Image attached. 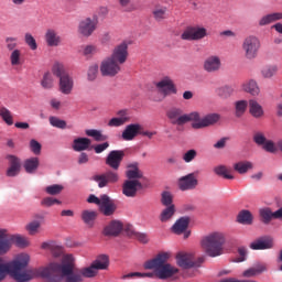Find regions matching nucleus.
Here are the masks:
<instances>
[{
	"label": "nucleus",
	"mask_w": 282,
	"mask_h": 282,
	"mask_svg": "<svg viewBox=\"0 0 282 282\" xmlns=\"http://www.w3.org/2000/svg\"><path fill=\"white\" fill-rule=\"evenodd\" d=\"M18 41L19 40L17 37H6L4 43H6L7 50H9V52H14V50H18L17 48Z\"/></svg>",
	"instance_id": "nucleus-55"
},
{
	"label": "nucleus",
	"mask_w": 282,
	"mask_h": 282,
	"mask_svg": "<svg viewBox=\"0 0 282 282\" xmlns=\"http://www.w3.org/2000/svg\"><path fill=\"white\" fill-rule=\"evenodd\" d=\"M268 139L265 138V134L263 132H256L253 134V142L258 144V147H263L264 142H267Z\"/></svg>",
	"instance_id": "nucleus-58"
},
{
	"label": "nucleus",
	"mask_w": 282,
	"mask_h": 282,
	"mask_svg": "<svg viewBox=\"0 0 282 282\" xmlns=\"http://www.w3.org/2000/svg\"><path fill=\"white\" fill-rule=\"evenodd\" d=\"M243 56L247 61H254L261 50V41L254 35L247 36L241 44Z\"/></svg>",
	"instance_id": "nucleus-8"
},
{
	"label": "nucleus",
	"mask_w": 282,
	"mask_h": 282,
	"mask_svg": "<svg viewBox=\"0 0 282 282\" xmlns=\"http://www.w3.org/2000/svg\"><path fill=\"white\" fill-rule=\"evenodd\" d=\"M39 158H31L24 161V170L28 173H34L39 169Z\"/></svg>",
	"instance_id": "nucleus-37"
},
{
	"label": "nucleus",
	"mask_w": 282,
	"mask_h": 282,
	"mask_svg": "<svg viewBox=\"0 0 282 282\" xmlns=\"http://www.w3.org/2000/svg\"><path fill=\"white\" fill-rule=\"evenodd\" d=\"M24 41L26 43V45L30 46V50H37L39 45L36 44V40L34 39V36L30 33H25L24 35Z\"/></svg>",
	"instance_id": "nucleus-54"
},
{
	"label": "nucleus",
	"mask_w": 282,
	"mask_h": 282,
	"mask_svg": "<svg viewBox=\"0 0 282 282\" xmlns=\"http://www.w3.org/2000/svg\"><path fill=\"white\" fill-rule=\"evenodd\" d=\"M124 226L120 220L110 221L102 230L105 237H118L122 232Z\"/></svg>",
	"instance_id": "nucleus-20"
},
{
	"label": "nucleus",
	"mask_w": 282,
	"mask_h": 282,
	"mask_svg": "<svg viewBox=\"0 0 282 282\" xmlns=\"http://www.w3.org/2000/svg\"><path fill=\"white\" fill-rule=\"evenodd\" d=\"M216 175L224 177L225 180H235V176L231 174L232 170L226 167V165H219L215 167Z\"/></svg>",
	"instance_id": "nucleus-36"
},
{
	"label": "nucleus",
	"mask_w": 282,
	"mask_h": 282,
	"mask_svg": "<svg viewBox=\"0 0 282 282\" xmlns=\"http://www.w3.org/2000/svg\"><path fill=\"white\" fill-rule=\"evenodd\" d=\"M108 57H110L119 65H124V63H127V58H129V44L127 42H122L115 46L111 55Z\"/></svg>",
	"instance_id": "nucleus-12"
},
{
	"label": "nucleus",
	"mask_w": 282,
	"mask_h": 282,
	"mask_svg": "<svg viewBox=\"0 0 282 282\" xmlns=\"http://www.w3.org/2000/svg\"><path fill=\"white\" fill-rule=\"evenodd\" d=\"M225 243L226 236L218 231L205 236L200 241V246L208 257H220Z\"/></svg>",
	"instance_id": "nucleus-5"
},
{
	"label": "nucleus",
	"mask_w": 282,
	"mask_h": 282,
	"mask_svg": "<svg viewBox=\"0 0 282 282\" xmlns=\"http://www.w3.org/2000/svg\"><path fill=\"white\" fill-rule=\"evenodd\" d=\"M195 158H197V151L196 150H188L187 152H185L183 154V160L184 162H186L187 164L193 162V160H195Z\"/></svg>",
	"instance_id": "nucleus-59"
},
{
	"label": "nucleus",
	"mask_w": 282,
	"mask_h": 282,
	"mask_svg": "<svg viewBox=\"0 0 282 282\" xmlns=\"http://www.w3.org/2000/svg\"><path fill=\"white\" fill-rule=\"evenodd\" d=\"M117 116L109 120L108 127H122V124H127L131 120L127 110H119Z\"/></svg>",
	"instance_id": "nucleus-23"
},
{
	"label": "nucleus",
	"mask_w": 282,
	"mask_h": 282,
	"mask_svg": "<svg viewBox=\"0 0 282 282\" xmlns=\"http://www.w3.org/2000/svg\"><path fill=\"white\" fill-rule=\"evenodd\" d=\"M175 215V205H170L161 213L160 219L162 223L169 221Z\"/></svg>",
	"instance_id": "nucleus-42"
},
{
	"label": "nucleus",
	"mask_w": 282,
	"mask_h": 282,
	"mask_svg": "<svg viewBox=\"0 0 282 282\" xmlns=\"http://www.w3.org/2000/svg\"><path fill=\"white\" fill-rule=\"evenodd\" d=\"M262 149L267 151V153H276L279 145L278 143L274 144L272 140H267L264 144L262 145Z\"/></svg>",
	"instance_id": "nucleus-52"
},
{
	"label": "nucleus",
	"mask_w": 282,
	"mask_h": 282,
	"mask_svg": "<svg viewBox=\"0 0 282 282\" xmlns=\"http://www.w3.org/2000/svg\"><path fill=\"white\" fill-rule=\"evenodd\" d=\"M281 20H282V12H273V13H269L267 15H263L259 20V25H261V26L270 25V23H274V22L281 21Z\"/></svg>",
	"instance_id": "nucleus-32"
},
{
	"label": "nucleus",
	"mask_w": 282,
	"mask_h": 282,
	"mask_svg": "<svg viewBox=\"0 0 282 282\" xmlns=\"http://www.w3.org/2000/svg\"><path fill=\"white\" fill-rule=\"evenodd\" d=\"M118 3L123 12H133V10H135V7L131 4V0H118Z\"/></svg>",
	"instance_id": "nucleus-56"
},
{
	"label": "nucleus",
	"mask_w": 282,
	"mask_h": 282,
	"mask_svg": "<svg viewBox=\"0 0 282 282\" xmlns=\"http://www.w3.org/2000/svg\"><path fill=\"white\" fill-rule=\"evenodd\" d=\"M0 117L2 118L3 122H6V124H8L9 127H12V124H14L12 112L8 108H0Z\"/></svg>",
	"instance_id": "nucleus-40"
},
{
	"label": "nucleus",
	"mask_w": 282,
	"mask_h": 282,
	"mask_svg": "<svg viewBox=\"0 0 282 282\" xmlns=\"http://www.w3.org/2000/svg\"><path fill=\"white\" fill-rule=\"evenodd\" d=\"M30 256L23 253L15 260L6 262L3 258H0V282L10 275L15 282H30L33 279H46L50 282H83V275L80 271L76 269L74 264V256L65 254L62 257L61 262H51L45 268L29 269Z\"/></svg>",
	"instance_id": "nucleus-1"
},
{
	"label": "nucleus",
	"mask_w": 282,
	"mask_h": 282,
	"mask_svg": "<svg viewBox=\"0 0 282 282\" xmlns=\"http://www.w3.org/2000/svg\"><path fill=\"white\" fill-rule=\"evenodd\" d=\"M116 203L109 198L107 194L102 195L101 205H99V210L105 215V217H111L116 213Z\"/></svg>",
	"instance_id": "nucleus-21"
},
{
	"label": "nucleus",
	"mask_w": 282,
	"mask_h": 282,
	"mask_svg": "<svg viewBox=\"0 0 282 282\" xmlns=\"http://www.w3.org/2000/svg\"><path fill=\"white\" fill-rule=\"evenodd\" d=\"M45 41L48 47H58L61 45V36L52 29L46 31Z\"/></svg>",
	"instance_id": "nucleus-30"
},
{
	"label": "nucleus",
	"mask_w": 282,
	"mask_h": 282,
	"mask_svg": "<svg viewBox=\"0 0 282 282\" xmlns=\"http://www.w3.org/2000/svg\"><path fill=\"white\" fill-rule=\"evenodd\" d=\"M85 133L89 138H94L96 142H105V140H107L108 138L107 135L102 134L100 130H96V129L86 130Z\"/></svg>",
	"instance_id": "nucleus-41"
},
{
	"label": "nucleus",
	"mask_w": 282,
	"mask_h": 282,
	"mask_svg": "<svg viewBox=\"0 0 282 282\" xmlns=\"http://www.w3.org/2000/svg\"><path fill=\"white\" fill-rule=\"evenodd\" d=\"M98 78V64H94L89 66L88 72H87V80L90 83H94Z\"/></svg>",
	"instance_id": "nucleus-49"
},
{
	"label": "nucleus",
	"mask_w": 282,
	"mask_h": 282,
	"mask_svg": "<svg viewBox=\"0 0 282 282\" xmlns=\"http://www.w3.org/2000/svg\"><path fill=\"white\" fill-rule=\"evenodd\" d=\"M263 78H272L276 74V66H267L261 70Z\"/></svg>",
	"instance_id": "nucleus-57"
},
{
	"label": "nucleus",
	"mask_w": 282,
	"mask_h": 282,
	"mask_svg": "<svg viewBox=\"0 0 282 282\" xmlns=\"http://www.w3.org/2000/svg\"><path fill=\"white\" fill-rule=\"evenodd\" d=\"M161 203L163 206H173V195L170 192L161 194Z\"/></svg>",
	"instance_id": "nucleus-53"
},
{
	"label": "nucleus",
	"mask_w": 282,
	"mask_h": 282,
	"mask_svg": "<svg viewBox=\"0 0 282 282\" xmlns=\"http://www.w3.org/2000/svg\"><path fill=\"white\" fill-rule=\"evenodd\" d=\"M267 271L268 267L265 264L259 263L243 271L242 276H245L246 279H250L252 276H257V274H263V272Z\"/></svg>",
	"instance_id": "nucleus-27"
},
{
	"label": "nucleus",
	"mask_w": 282,
	"mask_h": 282,
	"mask_svg": "<svg viewBox=\"0 0 282 282\" xmlns=\"http://www.w3.org/2000/svg\"><path fill=\"white\" fill-rule=\"evenodd\" d=\"M249 113L252 116V118L259 119L263 118L264 111L263 106L257 101V99H250L249 100Z\"/></svg>",
	"instance_id": "nucleus-26"
},
{
	"label": "nucleus",
	"mask_w": 282,
	"mask_h": 282,
	"mask_svg": "<svg viewBox=\"0 0 282 282\" xmlns=\"http://www.w3.org/2000/svg\"><path fill=\"white\" fill-rule=\"evenodd\" d=\"M238 254H239V257L237 259L238 263L246 261V257H248V249H246V247H239Z\"/></svg>",
	"instance_id": "nucleus-62"
},
{
	"label": "nucleus",
	"mask_w": 282,
	"mask_h": 282,
	"mask_svg": "<svg viewBox=\"0 0 282 282\" xmlns=\"http://www.w3.org/2000/svg\"><path fill=\"white\" fill-rule=\"evenodd\" d=\"M118 62L112 59L111 57H106L100 64V73L101 76H108L109 78H113V76H118L122 67Z\"/></svg>",
	"instance_id": "nucleus-9"
},
{
	"label": "nucleus",
	"mask_w": 282,
	"mask_h": 282,
	"mask_svg": "<svg viewBox=\"0 0 282 282\" xmlns=\"http://www.w3.org/2000/svg\"><path fill=\"white\" fill-rule=\"evenodd\" d=\"M249 102L247 100H238L235 102L236 118H241L248 110Z\"/></svg>",
	"instance_id": "nucleus-39"
},
{
	"label": "nucleus",
	"mask_w": 282,
	"mask_h": 282,
	"mask_svg": "<svg viewBox=\"0 0 282 282\" xmlns=\"http://www.w3.org/2000/svg\"><path fill=\"white\" fill-rule=\"evenodd\" d=\"M109 268V257L99 256L89 267L79 269V273L85 279H94L98 274V270H107Z\"/></svg>",
	"instance_id": "nucleus-7"
},
{
	"label": "nucleus",
	"mask_w": 282,
	"mask_h": 282,
	"mask_svg": "<svg viewBox=\"0 0 282 282\" xmlns=\"http://www.w3.org/2000/svg\"><path fill=\"white\" fill-rule=\"evenodd\" d=\"M243 91L250 94V96H259L261 94V88L254 79H250L242 85Z\"/></svg>",
	"instance_id": "nucleus-29"
},
{
	"label": "nucleus",
	"mask_w": 282,
	"mask_h": 282,
	"mask_svg": "<svg viewBox=\"0 0 282 282\" xmlns=\"http://www.w3.org/2000/svg\"><path fill=\"white\" fill-rule=\"evenodd\" d=\"M203 67L208 74H215L221 69V58L217 55H210L204 61Z\"/></svg>",
	"instance_id": "nucleus-19"
},
{
	"label": "nucleus",
	"mask_w": 282,
	"mask_h": 282,
	"mask_svg": "<svg viewBox=\"0 0 282 282\" xmlns=\"http://www.w3.org/2000/svg\"><path fill=\"white\" fill-rule=\"evenodd\" d=\"M206 36H208V31L202 26H187L181 34L182 41H202Z\"/></svg>",
	"instance_id": "nucleus-10"
},
{
	"label": "nucleus",
	"mask_w": 282,
	"mask_h": 282,
	"mask_svg": "<svg viewBox=\"0 0 282 282\" xmlns=\"http://www.w3.org/2000/svg\"><path fill=\"white\" fill-rule=\"evenodd\" d=\"M21 61H22L21 50L11 51L10 63L12 67H18L19 65H21L22 63Z\"/></svg>",
	"instance_id": "nucleus-46"
},
{
	"label": "nucleus",
	"mask_w": 282,
	"mask_h": 282,
	"mask_svg": "<svg viewBox=\"0 0 282 282\" xmlns=\"http://www.w3.org/2000/svg\"><path fill=\"white\" fill-rule=\"evenodd\" d=\"M55 204H61V200H58L54 197H45L41 202V205L46 206V208H50L51 206H54Z\"/></svg>",
	"instance_id": "nucleus-60"
},
{
	"label": "nucleus",
	"mask_w": 282,
	"mask_h": 282,
	"mask_svg": "<svg viewBox=\"0 0 282 282\" xmlns=\"http://www.w3.org/2000/svg\"><path fill=\"white\" fill-rule=\"evenodd\" d=\"M171 259V252H160L153 259L144 262V270H153V272H131L121 276L122 280L127 279H160L166 281L173 279L176 274H180V269L169 263Z\"/></svg>",
	"instance_id": "nucleus-2"
},
{
	"label": "nucleus",
	"mask_w": 282,
	"mask_h": 282,
	"mask_svg": "<svg viewBox=\"0 0 282 282\" xmlns=\"http://www.w3.org/2000/svg\"><path fill=\"white\" fill-rule=\"evenodd\" d=\"M30 148L31 151L34 153V155H41V143L36 140H31L30 141Z\"/></svg>",
	"instance_id": "nucleus-61"
},
{
	"label": "nucleus",
	"mask_w": 282,
	"mask_h": 282,
	"mask_svg": "<svg viewBox=\"0 0 282 282\" xmlns=\"http://www.w3.org/2000/svg\"><path fill=\"white\" fill-rule=\"evenodd\" d=\"M156 87L160 89L161 94H163L164 98H166V96H171V94H177V87H175L171 77H164L162 80L156 83Z\"/></svg>",
	"instance_id": "nucleus-16"
},
{
	"label": "nucleus",
	"mask_w": 282,
	"mask_h": 282,
	"mask_svg": "<svg viewBox=\"0 0 282 282\" xmlns=\"http://www.w3.org/2000/svg\"><path fill=\"white\" fill-rule=\"evenodd\" d=\"M12 247L11 236L8 235V230L0 229V254H6Z\"/></svg>",
	"instance_id": "nucleus-24"
},
{
	"label": "nucleus",
	"mask_w": 282,
	"mask_h": 282,
	"mask_svg": "<svg viewBox=\"0 0 282 282\" xmlns=\"http://www.w3.org/2000/svg\"><path fill=\"white\" fill-rule=\"evenodd\" d=\"M98 217V213L94 210H84L82 213V219L86 226H89V228L94 227V221H96V218Z\"/></svg>",
	"instance_id": "nucleus-33"
},
{
	"label": "nucleus",
	"mask_w": 282,
	"mask_h": 282,
	"mask_svg": "<svg viewBox=\"0 0 282 282\" xmlns=\"http://www.w3.org/2000/svg\"><path fill=\"white\" fill-rule=\"evenodd\" d=\"M89 147H91V139L77 138L73 141V150H75L77 153H80V151H87Z\"/></svg>",
	"instance_id": "nucleus-28"
},
{
	"label": "nucleus",
	"mask_w": 282,
	"mask_h": 282,
	"mask_svg": "<svg viewBox=\"0 0 282 282\" xmlns=\"http://www.w3.org/2000/svg\"><path fill=\"white\" fill-rule=\"evenodd\" d=\"M48 121L51 127H55V129H67V121L62 120L58 117L51 116Z\"/></svg>",
	"instance_id": "nucleus-47"
},
{
	"label": "nucleus",
	"mask_w": 282,
	"mask_h": 282,
	"mask_svg": "<svg viewBox=\"0 0 282 282\" xmlns=\"http://www.w3.org/2000/svg\"><path fill=\"white\" fill-rule=\"evenodd\" d=\"M9 169L7 170V177H17L21 173V160L14 155H9Z\"/></svg>",
	"instance_id": "nucleus-22"
},
{
	"label": "nucleus",
	"mask_w": 282,
	"mask_h": 282,
	"mask_svg": "<svg viewBox=\"0 0 282 282\" xmlns=\"http://www.w3.org/2000/svg\"><path fill=\"white\" fill-rule=\"evenodd\" d=\"M63 185H58V184H54L51 186H47L45 188V193H47V195H61V193H63Z\"/></svg>",
	"instance_id": "nucleus-50"
},
{
	"label": "nucleus",
	"mask_w": 282,
	"mask_h": 282,
	"mask_svg": "<svg viewBox=\"0 0 282 282\" xmlns=\"http://www.w3.org/2000/svg\"><path fill=\"white\" fill-rule=\"evenodd\" d=\"M52 73L53 76L59 78L58 87L61 94H64V96H69V94H72L74 90V78L69 76V73H67L65 66L61 63H56L53 65Z\"/></svg>",
	"instance_id": "nucleus-6"
},
{
	"label": "nucleus",
	"mask_w": 282,
	"mask_h": 282,
	"mask_svg": "<svg viewBox=\"0 0 282 282\" xmlns=\"http://www.w3.org/2000/svg\"><path fill=\"white\" fill-rule=\"evenodd\" d=\"M127 172H126V177H128V181H133V180H142L143 174L142 171L138 167V163H133L128 165Z\"/></svg>",
	"instance_id": "nucleus-31"
},
{
	"label": "nucleus",
	"mask_w": 282,
	"mask_h": 282,
	"mask_svg": "<svg viewBox=\"0 0 282 282\" xmlns=\"http://www.w3.org/2000/svg\"><path fill=\"white\" fill-rule=\"evenodd\" d=\"M253 165L250 161H241L234 165V170L237 171L240 175H245L248 171L252 170Z\"/></svg>",
	"instance_id": "nucleus-35"
},
{
	"label": "nucleus",
	"mask_w": 282,
	"mask_h": 282,
	"mask_svg": "<svg viewBox=\"0 0 282 282\" xmlns=\"http://www.w3.org/2000/svg\"><path fill=\"white\" fill-rule=\"evenodd\" d=\"M166 7H155L154 10L152 11L155 21H164V19H166Z\"/></svg>",
	"instance_id": "nucleus-45"
},
{
	"label": "nucleus",
	"mask_w": 282,
	"mask_h": 282,
	"mask_svg": "<svg viewBox=\"0 0 282 282\" xmlns=\"http://www.w3.org/2000/svg\"><path fill=\"white\" fill-rule=\"evenodd\" d=\"M251 250H270L274 248V239L270 236H263L250 243Z\"/></svg>",
	"instance_id": "nucleus-15"
},
{
	"label": "nucleus",
	"mask_w": 282,
	"mask_h": 282,
	"mask_svg": "<svg viewBox=\"0 0 282 282\" xmlns=\"http://www.w3.org/2000/svg\"><path fill=\"white\" fill-rule=\"evenodd\" d=\"M26 231L29 235L34 236L39 235L41 232V221L40 220H33L26 225Z\"/></svg>",
	"instance_id": "nucleus-44"
},
{
	"label": "nucleus",
	"mask_w": 282,
	"mask_h": 282,
	"mask_svg": "<svg viewBox=\"0 0 282 282\" xmlns=\"http://www.w3.org/2000/svg\"><path fill=\"white\" fill-rule=\"evenodd\" d=\"M166 118L171 124H175L176 127H184V124L192 122V129H206V127L217 124L221 117L219 113H209L202 118V115L197 111L184 113V109L172 107L166 111Z\"/></svg>",
	"instance_id": "nucleus-3"
},
{
	"label": "nucleus",
	"mask_w": 282,
	"mask_h": 282,
	"mask_svg": "<svg viewBox=\"0 0 282 282\" xmlns=\"http://www.w3.org/2000/svg\"><path fill=\"white\" fill-rule=\"evenodd\" d=\"M188 224H191V217L184 216L175 221L172 226V231L175 235H182V232H186L188 229Z\"/></svg>",
	"instance_id": "nucleus-25"
},
{
	"label": "nucleus",
	"mask_w": 282,
	"mask_h": 282,
	"mask_svg": "<svg viewBox=\"0 0 282 282\" xmlns=\"http://www.w3.org/2000/svg\"><path fill=\"white\" fill-rule=\"evenodd\" d=\"M198 181L194 173H189L178 178L180 191H195L197 188Z\"/></svg>",
	"instance_id": "nucleus-17"
},
{
	"label": "nucleus",
	"mask_w": 282,
	"mask_h": 282,
	"mask_svg": "<svg viewBox=\"0 0 282 282\" xmlns=\"http://www.w3.org/2000/svg\"><path fill=\"white\" fill-rule=\"evenodd\" d=\"M135 239L140 241L141 243H149V236L143 232H135L134 234Z\"/></svg>",
	"instance_id": "nucleus-64"
},
{
	"label": "nucleus",
	"mask_w": 282,
	"mask_h": 282,
	"mask_svg": "<svg viewBox=\"0 0 282 282\" xmlns=\"http://www.w3.org/2000/svg\"><path fill=\"white\" fill-rule=\"evenodd\" d=\"M109 149V142H104L94 147L95 153L99 154Z\"/></svg>",
	"instance_id": "nucleus-63"
},
{
	"label": "nucleus",
	"mask_w": 282,
	"mask_h": 282,
	"mask_svg": "<svg viewBox=\"0 0 282 282\" xmlns=\"http://www.w3.org/2000/svg\"><path fill=\"white\" fill-rule=\"evenodd\" d=\"M140 189H142V183L139 180H127L122 185V193L126 197H135Z\"/></svg>",
	"instance_id": "nucleus-14"
},
{
	"label": "nucleus",
	"mask_w": 282,
	"mask_h": 282,
	"mask_svg": "<svg viewBox=\"0 0 282 282\" xmlns=\"http://www.w3.org/2000/svg\"><path fill=\"white\" fill-rule=\"evenodd\" d=\"M203 261H204V258H198V262L193 261L192 253H178L176 256V263L180 268H183V270H188L191 268L199 267L202 265Z\"/></svg>",
	"instance_id": "nucleus-13"
},
{
	"label": "nucleus",
	"mask_w": 282,
	"mask_h": 282,
	"mask_svg": "<svg viewBox=\"0 0 282 282\" xmlns=\"http://www.w3.org/2000/svg\"><path fill=\"white\" fill-rule=\"evenodd\" d=\"M98 28V18H86L78 24V33L86 39H89Z\"/></svg>",
	"instance_id": "nucleus-11"
},
{
	"label": "nucleus",
	"mask_w": 282,
	"mask_h": 282,
	"mask_svg": "<svg viewBox=\"0 0 282 282\" xmlns=\"http://www.w3.org/2000/svg\"><path fill=\"white\" fill-rule=\"evenodd\" d=\"M260 217H262L263 224H268L269 221H272V219H274V213H272V210L268 208L261 209Z\"/></svg>",
	"instance_id": "nucleus-51"
},
{
	"label": "nucleus",
	"mask_w": 282,
	"mask_h": 282,
	"mask_svg": "<svg viewBox=\"0 0 282 282\" xmlns=\"http://www.w3.org/2000/svg\"><path fill=\"white\" fill-rule=\"evenodd\" d=\"M232 91H235L232 89V87L223 86L216 90V94H217V96H219V98L226 99V98H230L232 96Z\"/></svg>",
	"instance_id": "nucleus-48"
},
{
	"label": "nucleus",
	"mask_w": 282,
	"mask_h": 282,
	"mask_svg": "<svg viewBox=\"0 0 282 282\" xmlns=\"http://www.w3.org/2000/svg\"><path fill=\"white\" fill-rule=\"evenodd\" d=\"M252 213L250 210H241L237 216L238 224H243L245 226H252Z\"/></svg>",
	"instance_id": "nucleus-34"
},
{
	"label": "nucleus",
	"mask_w": 282,
	"mask_h": 282,
	"mask_svg": "<svg viewBox=\"0 0 282 282\" xmlns=\"http://www.w3.org/2000/svg\"><path fill=\"white\" fill-rule=\"evenodd\" d=\"M122 160H124V151L112 150L109 152L106 158V164L112 170L93 176L94 182L98 184L99 188H105L109 186V184H118V182H120L118 169H120Z\"/></svg>",
	"instance_id": "nucleus-4"
},
{
	"label": "nucleus",
	"mask_w": 282,
	"mask_h": 282,
	"mask_svg": "<svg viewBox=\"0 0 282 282\" xmlns=\"http://www.w3.org/2000/svg\"><path fill=\"white\" fill-rule=\"evenodd\" d=\"M11 243H15L18 248H28L30 240L23 236H11Z\"/></svg>",
	"instance_id": "nucleus-43"
},
{
	"label": "nucleus",
	"mask_w": 282,
	"mask_h": 282,
	"mask_svg": "<svg viewBox=\"0 0 282 282\" xmlns=\"http://www.w3.org/2000/svg\"><path fill=\"white\" fill-rule=\"evenodd\" d=\"M141 129H142V124L140 123L128 124L121 133L122 140H124L126 142H131V140H135V138L140 135Z\"/></svg>",
	"instance_id": "nucleus-18"
},
{
	"label": "nucleus",
	"mask_w": 282,
	"mask_h": 282,
	"mask_svg": "<svg viewBox=\"0 0 282 282\" xmlns=\"http://www.w3.org/2000/svg\"><path fill=\"white\" fill-rule=\"evenodd\" d=\"M41 86L43 89H53L54 88V75L52 73H45L41 80Z\"/></svg>",
	"instance_id": "nucleus-38"
}]
</instances>
